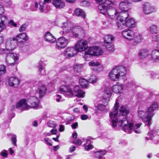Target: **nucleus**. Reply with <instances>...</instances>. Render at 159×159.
<instances>
[{"label":"nucleus","mask_w":159,"mask_h":159,"mask_svg":"<svg viewBox=\"0 0 159 159\" xmlns=\"http://www.w3.org/2000/svg\"><path fill=\"white\" fill-rule=\"evenodd\" d=\"M152 41L157 43V48H159V34L156 35H153L152 37Z\"/></svg>","instance_id":"37998d69"},{"label":"nucleus","mask_w":159,"mask_h":159,"mask_svg":"<svg viewBox=\"0 0 159 159\" xmlns=\"http://www.w3.org/2000/svg\"><path fill=\"white\" fill-rule=\"evenodd\" d=\"M79 83L83 88H86L87 87L88 82L87 80L83 78H80L79 80Z\"/></svg>","instance_id":"58836bf2"},{"label":"nucleus","mask_w":159,"mask_h":159,"mask_svg":"<svg viewBox=\"0 0 159 159\" xmlns=\"http://www.w3.org/2000/svg\"><path fill=\"white\" fill-rule=\"evenodd\" d=\"M119 12V11L118 10H117L115 8L112 7V8L108 9L106 15H104L106 16L107 20L110 21L115 18Z\"/></svg>","instance_id":"f8f14e48"},{"label":"nucleus","mask_w":159,"mask_h":159,"mask_svg":"<svg viewBox=\"0 0 159 159\" xmlns=\"http://www.w3.org/2000/svg\"><path fill=\"white\" fill-rule=\"evenodd\" d=\"M7 16L5 15H1L0 16V25L6 28V23L8 20Z\"/></svg>","instance_id":"72a5a7b5"},{"label":"nucleus","mask_w":159,"mask_h":159,"mask_svg":"<svg viewBox=\"0 0 159 159\" xmlns=\"http://www.w3.org/2000/svg\"><path fill=\"white\" fill-rule=\"evenodd\" d=\"M97 108L98 110L101 111H105L106 110V108L105 105L100 104L97 106Z\"/></svg>","instance_id":"a18cd8bd"},{"label":"nucleus","mask_w":159,"mask_h":159,"mask_svg":"<svg viewBox=\"0 0 159 159\" xmlns=\"http://www.w3.org/2000/svg\"><path fill=\"white\" fill-rule=\"evenodd\" d=\"M71 127L73 129H76L78 126V123L77 122H76L71 125Z\"/></svg>","instance_id":"69168bd1"},{"label":"nucleus","mask_w":159,"mask_h":159,"mask_svg":"<svg viewBox=\"0 0 159 159\" xmlns=\"http://www.w3.org/2000/svg\"><path fill=\"white\" fill-rule=\"evenodd\" d=\"M6 4H7L8 6L9 7L11 5V2L10 0H3Z\"/></svg>","instance_id":"338daca9"},{"label":"nucleus","mask_w":159,"mask_h":159,"mask_svg":"<svg viewBox=\"0 0 159 159\" xmlns=\"http://www.w3.org/2000/svg\"><path fill=\"white\" fill-rule=\"evenodd\" d=\"M94 48L95 49L94 56H100L103 54V51L101 48L97 46H94Z\"/></svg>","instance_id":"e433bc0d"},{"label":"nucleus","mask_w":159,"mask_h":159,"mask_svg":"<svg viewBox=\"0 0 159 159\" xmlns=\"http://www.w3.org/2000/svg\"><path fill=\"white\" fill-rule=\"evenodd\" d=\"M94 156L95 157L97 158L101 159L102 158V157L100 154V152H99V151H98L95 152Z\"/></svg>","instance_id":"5fc2aeb1"},{"label":"nucleus","mask_w":159,"mask_h":159,"mask_svg":"<svg viewBox=\"0 0 159 159\" xmlns=\"http://www.w3.org/2000/svg\"><path fill=\"white\" fill-rule=\"evenodd\" d=\"M44 38L46 41L49 43H53L56 41L55 38L49 32H47L44 34Z\"/></svg>","instance_id":"412c9836"},{"label":"nucleus","mask_w":159,"mask_h":159,"mask_svg":"<svg viewBox=\"0 0 159 159\" xmlns=\"http://www.w3.org/2000/svg\"><path fill=\"white\" fill-rule=\"evenodd\" d=\"M5 11V10L4 6L0 4V16L4 14Z\"/></svg>","instance_id":"3c124183"},{"label":"nucleus","mask_w":159,"mask_h":159,"mask_svg":"<svg viewBox=\"0 0 159 159\" xmlns=\"http://www.w3.org/2000/svg\"><path fill=\"white\" fill-rule=\"evenodd\" d=\"M123 89V86L122 84L120 83L114 85L112 88V91L115 93H119Z\"/></svg>","instance_id":"c85d7f7f"},{"label":"nucleus","mask_w":159,"mask_h":159,"mask_svg":"<svg viewBox=\"0 0 159 159\" xmlns=\"http://www.w3.org/2000/svg\"><path fill=\"white\" fill-rule=\"evenodd\" d=\"M143 12L145 14L148 15L154 11V7L148 2H146L143 4Z\"/></svg>","instance_id":"2eb2a0df"},{"label":"nucleus","mask_w":159,"mask_h":159,"mask_svg":"<svg viewBox=\"0 0 159 159\" xmlns=\"http://www.w3.org/2000/svg\"><path fill=\"white\" fill-rule=\"evenodd\" d=\"M89 83L93 84L97 81L98 79L96 76L94 75H92L89 77Z\"/></svg>","instance_id":"79ce46f5"},{"label":"nucleus","mask_w":159,"mask_h":159,"mask_svg":"<svg viewBox=\"0 0 159 159\" xmlns=\"http://www.w3.org/2000/svg\"><path fill=\"white\" fill-rule=\"evenodd\" d=\"M59 91L63 92L64 95L67 98H72L74 96V93L70 87L66 85H61L59 88Z\"/></svg>","instance_id":"9b49d317"},{"label":"nucleus","mask_w":159,"mask_h":159,"mask_svg":"<svg viewBox=\"0 0 159 159\" xmlns=\"http://www.w3.org/2000/svg\"><path fill=\"white\" fill-rule=\"evenodd\" d=\"M148 30L152 34H157L159 31L157 25L154 24L151 25Z\"/></svg>","instance_id":"473e14b6"},{"label":"nucleus","mask_w":159,"mask_h":159,"mask_svg":"<svg viewBox=\"0 0 159 159\" xmlns=\"http://www.w3.org/2000/svg\"><path fill=\"white\" fill-rule=\"evenodd\" d=\"M47 91V88L44 85L40 86L37 89V92L39 94V97L41 98L43 96L46 94Z\"/></svg>","instance_id":"cd10ccee"},{"label":"nucleus","mask_w":159,"mask_h":159,"mask_svg":"<svg viewBox=\"0 0 159 159\" xmlns=\"http://www.w3.org/2000/svg\"><path fill=\"white\" fill-rule=\"evenodd\" d=\"M0 154L2 157H6L8 155L7 152L6 150H4L1 152Z\"/></svg>","instance_id":"13d9d810"},{"label":"nucleus","mask_w":159,"mask_h":159,"mask_svg":"<svg viewBox=\"0 0 159 159\" xmlns=\"http://www.w3.org/2000/svg\"><path fill=\"white\" fill-rule=\"evenodd\" d=\"M158 108L157 104L154 102L149 107L145 113L144 111L140 110L138 111V115L144 122L147 123L146 125L150 126L152 123V117L154 115L153 111Z\"/></svg>","instance_id":"39448f33"},{"label":"nucleus","mask_w":159,"mask_h":159,"mask_svg":"<svg viewBox=\"0 0 159 159\" xmlns=\"http://www.w3.org/2000/svg\"><path fill=\"white\" fill-rule=\"evenodd\" d=\"M19 57L15 53H10L7 54L5 59L6 64L8 66L13 65L16 61L18 60Z\"/></svg>","instance_id":"6e6552de"},{"label":"nucleus","mask_w":159,"mask_h":159,"mask_svg":"<svg viewBox=\"0 0 159 159\" xmlns=\"http://www.w3.org/2000/svg\"><path fill=\"white\" fill-rule=\"evenodd\" d=\"M27 27V25L26 24L22 25L19 29V31L20 32L25 31Z\"/></svg>","instance_id":"603ef678"},{"label":"nucleus","mask_w":159,"mask_h":159,"mask_svg":"<svg viewBox=\"0 0 159 159\" xmlns=\"http://www.w3.org/2000/svg\"><path fill=\"white\" fill-rule=\"evenodd\" d=\"M76 149V147L75 146H72L69 148V151L70 152H74Z\"/></svg>","instance_id":"0e129e2a"},{"label":"nucleus","mask_w":159,"mask_h":159,"mask_svg":"<svg viewBox=\"0 0 159 159\" xmlns=\"http://www.w3.org/2000/svg\"><path fill=\"white\" fill-rule=\"evenodd\" d=\"M114 4V1L113 0H105L103 4L98 5V8L101 13L106 15L108 9L112 8Z\"/></svg>","instance_id":"0eeeda50"},{"label":"nucleus","mask_w":159,"mask_h":159,"mask_svg":"<svg viewBox=\"0 0 159 159\" xmlns=\"http://www.w3.org/2000/svg\"><path fill=\"white\" fill-rule=\"evenodd\" d=\"M17 45V43L14 37L8 39L5 43V47L10 52L15 49Z\"/></svg>","instance_id":"1a4fd4ad"},{"label":"nucleus","mask_w":159,"mask_h":159,"mask_svg":"<svg viewBox=\"0 0 159 159\" xmlns=\"http://www.w3.org/2000/svg\"><path fill=\"white\" fill-rule=\"evenodd\" d=\"M119 15L117 16V19L122 20V21H126L129 18V14L128 12L120 11L119 12Z\"/></svg>","instance_id":"b1692460"},{"label":"nucleus","mask_w":159,"mask_h":159,"mask_svg":"<svg viewBox=\"0 0 159 159\" xmlns=\"http://www.w3.org/2000/svg\"><path fill=\"white\" fill-rule=\"evenodd\" d=\"M51 0H44V1H40L39 2L40 7L39 8V10L41 12H43L44 11V7L45 5L46 4L49 3L51 2Z\"/></svg>","instance_id":"f704fd0d"},{"label":"nucleus","mask_w":159,"mask_h":159,"mask_svg":"<svg viewBox=\"0 0 159 159\" xmlns=\"http://www.w3.org/2000/svg\"><path fill=\"white\" fill-rule=\"evenodd\" d=\"M74 14L76 16H81L84 18L85 17V12L80 8H76L74 11Z\"/></svg>","instance_id":"7c9ffc66"},{"label":"nucleus","mask_w":159,"mask_h":159,"mask_svg":"<svg viewBox=\"0 0 159 159\" xmlns=\"http://www.w3.org/2000/svg\"><path fill=\"white\" fill-rule=\"evenodd\" d=\"M39 72L41 75H44L46 74V71L44 67V64L42 61L39 62L38 65Z\"/></svg>","instance_id":"2f4dec72"},{"label":"nucleus","mask_w":159,"mask_h":159,"mask_svg":"<svg viewBox=\"0 0 159 159\" xmlns=\"http://www.w3.org/2000/svg\"><path fill=\"white\" fill-rule=\"evenodd\" d=\"M29 105L26 102V100L23 99L20 100L15 106H13L11 108L13 110L15 108L20 107L21 110H27L30 108H36L38 107L39 100L38 98L34 96H30L27 100Z\"/></svg>","instance_id":"7ed1b4c3"},{"label":"nucleus","mask_w":159,"mask_h":159,"mask_svg":"<svg viewBox=\"0 0 159 159\" xmlns=\"http://www.w3.org/2000/svg\"><path fill=\"white\" fill-rule=\"evenodd\" d=\"M151 56L152 60L153 61L159 62V48L156 49L152 51Z\"/></svg>","instance_id":"a878e982"},{"label":"nucleus","mask_w":159,"mask_h":159,"mask_svg":"<svg viewBox=\"0 0 159 159\" xmlns=\"http://www.w3.org/2000/svg\"><path fill=\"white\" fill-rule=\"evenodd\" d=\"M73 96H75L78 98H83L85 96V92L83 91L78 85H75L74 87Z\"/></svg>","instance_id":"f3484780"},{"label":"nucleus","mask_w":159,"mask_h":159,"mask_svg":"<svg viewBox=\"0 0 159 159\" xmlns=\"http://www.w3.org/2000/svg\"><path fill=\"white\" fill-rule=\"evenodd\" d=\"M20 81L16 77H12L10 78L8 80V84L11 87H17L19 85Z\"/></svg>","instance_id":"4be33fe9"},{"label":"nucleus","mask_w":159,"mask_h":159,"mask_svg":"<svg viewBox=\"0 0 159 159\" xmlns=\"http://www.w3.org/2000/svg\"><path fill=\"white\" fill-rule=\"evenodd\" d=\"M9 52H10L6 47L5 48H0V55L6 54H7Z\"/></svg>","instance_id":"49530a36"},{"label":"nucleus","mask_w":159,"mask_h":159,"mask_svg":"<svg viewBox=\"0 0 159 159\" xmlns=\"http://www.w3.org/2000/svg\"><path fill=\"white\" fill-rule=\"evenodd\" d=\"M126 73V68L123 66H119L112 69L109 73L108 77L112 81H119L125 79Z\"/></svg>","instance_id":"20e7f679"},{"label":"nucleus","mask_w":159,"mask_h":159,"mask_svg":"<svg viewBox=\"0 0 159 159\" xmlns=\"http://www.w3.org/2000/svg\"><path fill=\"white\" fill-rule=\"evenodd\" d=\"M61 27L65 31L60 32L62 35L69 37L74 36L78 38L80 34L84 32V30L81 27L74 25L70 22L62 23Z\"/></svg>","instance_id":"f03ea898"},{"label":"nucleus","mask_w":159,"mask_h":159,"mask_svg":"<svg viewBox=\"0 0 159 159\" xmlns=\"http://www.w3.org/2000/svg\"><path fill=\"white\" fill-rule=\"evenodd\" d=\"M52 3L56 8L58 9L63 8L65 6V2L61 0H53Z\"/></svg>","instance_id":"6ab92c4d"},{"label":"nucleus","mask_w":159,"mask_h":159,"mask_svg":"<svg viewBox=\"0 0 159 159\" xmlns=\"http://www.w3.org/2000/svg\"><path fill=\"white\" fill-rule=\"evenodd\" d=\"M88 48V42L87 41L81 39L78 41L75 45V48L77 52H82Z\"/></svg>","instance_id":"9d476101"},{"label":"nucleus","mask_w":159,"mask_h":159,"mask_svg":"<svg viewBox=\"0 0 159 159\" xmlns=\"http://www.w3.org/2000/svg\"><path fill=\"white\" fill-rule=\"evenodd\" d=\"M118 102H116L114 105L112 110L109 113L110 121L112 127L115 128L117 126L118 122L119 125L122 128V129L125 132L130 134L133 130L136 133H141L139 128L141 123L134 124L132 119L126 120V115L129 112V108L126 106H123L120 110V115L118 114Z\"/></svg>","instance_id":"f257e3e1"},{"label":"nucleus","mask_w":159,"mask_h":159,"mask_svg":"<svg viewBox=\"0 0 159 159\" xmlns=\"http://www.w3.org/2000/svg\"><path fill=\"white\" fill-rule=\"evenodd\" d=\"M153 132L154 131H151L148 132L147 134V136L146 137V139L147 140H148L149 139H152L154 136Z\"/></svg>","instance_id":"c03bdc74"},{"label":"nucleus","mask_w":159,"mask_h":159,"mask_svg":"<svg viewBox=\"0 0 159 159\" xmlns=\"http://www.w3.org/2000/svg\"><path fill=\"white\" fill-rule=\"evenodd\" d=\"M38 8V4L37 2H35L34 6L32 8L33 11H36Z\"/></svg>","instance_id":"052dcab7"},{"label":"nucleus","mask_w":159,"mask_h":159,"mask_svg":"<svg viewBox=\"0 0 159 159\" xmlns=\"http://www.w3.org/2000/svg\"><path fill=\"white\" fill-rule=\"evenodd\" d=\"M111 95V92L110 88L106 87L104 91V93L103 97V98L105 99L106 98H108Z\"/></svg>","instance_id":"4c0bfd02"},{"label":"nucleus","mask_w":159,"mask_h":159,"mask_svg":"<svg viewBox=\"0 0 159 159\" xmlns=\"http://www.w3.org/2000/svg\"><path fill=\"white\" fill-rule=\"evenodd\" d=\"M47 125L48 126L50 127H55L57 126L53 121L51 120L48 122Z\"/></svg>","instance_id":"8fccbe9b"},{"label":"nucleus","mask_w":159,"mask_h":159,"mask_svg":"<svg viewBox=\"0 0 159 159\" xmlns=\"http://www.w3.org/2000/svg\"><path fill=\"white\" fill-rule=\"evenodd\" d=\"M125 22L127 27L133 28L135 26L136 21L134 19L132 18H129Z\"/></svg>","instance_id":"c756f323"},{"label":"nucleus","mask_w":159,"mask_h":159,"mask_svg":"<svg viewBox=\"0 0 159 159\" xmlns=\"http://www.w3.org/2000/svg\"><path fill=\"white\" fill-rule=\"evenodd\" d=\"M73 143L76 145L79 146L80 145L82 144V141L80 139H77L75 142H73Z\"/></svg>","instance_id":"bf43d9fd"},{"label":"nucleus","mask_w":159,"mask_h":159,"mask_svg":"<svg viewBox=\"0 0 159 159\" xmlns=\"http://www.w3.org/2000/svg\"><path fill=\"white\" fill-rule=\"evenodd\" d=\"M14 39H15L17 43L21 42L24 41H26L28 40V36L25 33L19 34L16 36L14 37Z\"/></svg>","instance_id":"aec40b11"},{"label":"nucleus","mask_w":159,"mask_h":159,"mask_svg":"<svg viewBox=\"0 0 159 159\" xmlns=\"http://www.w3.org/2000/svg\"><path fill=\"white\" fill-rule=\"evenodd\" d=\"M94 46L88 48L84 53V58L86 60H89L91 56H94Z\"/></svg>","instance_id":"a211bd4d"},{"label":"nucleus","mask_w":159,"mask_h":159,"mask_svg":"<svg viewBox=\"0 0 159 159\" xmlns=\"http://www.w3.org/2000/svg\"><path fill=\"white\" fill-rule=\"evenodd\" d=\"M80 118L82 120H86L88 119V116L85 114H82Z\"/></svg>","instance_id":"680f3d73"},{"label":"nucleus","mask_w":159,"mask_h":159,"mask_svg":"<svg viewBox=\"0 0 159 159\" xmlns=\"http://www.w3.org/2000/svg\"><path fill=\"white\" fill-rule=\"evenodd\" d=\"M99 151L100 152V154L102 157V156L105 155L107 153V151L105 150H99Z\"/></svg>","instance_id":"e2e57ef3"},{"label":"nucleus","mask_w":159,"mask_h":159,"mask_svg":"<svg viewBox=\"0 0 159 159\" xmlns=\"http://www.w3.org/2000/svg\"><path fill=\"white\" fill-rule=\"evenodd\" d=\"M57 132V129L55 128H53L50 131V132L52 134H56Z\"/></svg>","instance_id":"774afa93"},{"label":"nucleus","mask_w":159,"mask_h":159,"mask_svg":"<svg viewBox=\"0 0 159 159\" xmlns=\"http://www.w3.org/2000/svg\"><path fill=\"white\" fill-rule=\"evenodd\" d=\"M116 26L119 30H121L124 28L126 27V22L125 21H122L121 20L120 21V20L117 19Z\"/></svg>","instance_id":"c9c22d12"},{"label":"nucleus","mask_w":159,"mask_h":159,"mask_svg":"<svg viewBox=\"0 0 159 159\" xmlns=\"http://www.w3.org/2000/svg\"><path fill=\"white\" fill-rule=\"evenodd\" d=\"M68 43V40L63 37H61L56 41V46L59 49L65 48Z\"/></svg>","instance_id":"ddd939ff"},{"label":"nucleus","mask_w":159,"mask_h":159,"mask_svg":"<svg viewBox=\"0 0 159 159\" xmlns=\"http://www.w3.org/2000/svg\"><path fill=\"white\" fill-rule=\"evenodd\" d=\"M123 37L129 40H133L134 37V33L128 29H126L122 31Z\"/></svg>","instance_id":"dca6fc26"},{"label":"nucleus","mask_w":159,"mask_h":159,"mask_svg":"<svg viewBox=\"0 0 159 159\" xmlns=\"http://www.w3.org/2000/svg\"><path fill=\"white\" fill-rule=\"evenodd\" d=\"M150 52L147 49H143L139 52V55L141 58H145L150 55Z\"/></svg>","instance_id":"bb28decb"},{"label":"nucleus","mask_w":159,"mask_h":159,"mask_svg":"<svg viewBox=\"0 0 159 159\" xmlns=\"http://www.w3.org/2000/svg\"><path fill=\"white\" fill-rule=\"evenodd\" d=\"M129 3L128 1L125 0L120 2L119 4V9L121 11L127 12L129 10Z\"/></svg>","instance_id":"5701e85b"},{"label":"nucleus","mask_w":159,"mask_h":159,"mask_svg":"<svg viewBox=\"0 0 159 159\" xmlns=\"http://www.w3.org/2000/svg\"><path fill=\"white\" fill-rule=\"evenodd\" d=\"M142 39V36L139 34L134 33V37L133 40H135L138 42H140Z\"/></svg>","instance_id":"a19ab883"},{"label":"nucleus","mask_w":159,"mask_h":159,"mask_svg":"<svg viewBox=\"0 0 159 159\" xmlns=\"http://www.w3.org/2000/svg\"><path fill=\"white\" fill-rule=\"evenodd\" d=\"M83 66L81 64L75 65L73 68L75 71L77 72H80L83 68Z\"/></svg>","instance_id":"ea45409f"},{"label":"nucleus","mask_w":159,"mask_h":159,"mask_svg":"<svg viewBox=\"0 0 159 159\" xmlns=\"http://www.w3.org/2000/svg\"><path fill=\"white\" fill-rule=\"evenodd\" d=\"M114 39V37L109 34L106 35L104 37L103 46L107 50L111 52L114 51V46L113 44Z\"/></svg>","instance_id":"423d86ee"},{"label":"nucleus","mask_w":159,"mask_h":159,"mask_svg":"<svg viewBox=\"0 0 159 159\" xmlns=\"http://www.w3.org/2000/svg\"><path fill=\"white\" fill-rule=\"evenodd\" d=\"M56 96L57 98H56V100L58 102H62L64 100L62 99V97L60 95L57 94L56 95Z\"/></svg>","instance_id":"6e6d98bb"},{"label":"nucleus","mask_w":159,"mask_h":159,"mask_svg":"<svg viewBox=\"0 0 159 159\" xmlns=\"http://www.w3.org/2000/svg\"><path fill=\"white\" fill-rule=\"evenodd\" d=\"M46 144L49 146H52V144L51 143V140L48 138H45L44 139Z\"/></svg>","instance_id":"864d4df0"},{"label":"nucleus","mask_w":159,"mask_h":159,"mask_svg":"<svg viewBox=\"0 0 159 159\" xmlns=\"http://www.w3.org/2000/svg\"><path fill=\"white\" fill-rule=\"evenodd\" d=\"M6 72V68L5 66L0 65V75H3Z\"/></svg>","instance_id":"de8ad7c7"},{"label":"nucleus","mask_w":159,"mask_h":159,"mask_svg":"<svg viewBox=\"0 0 159 159\" xmlns=\"http://www.w3.org/2000/svg\"><path fill=\"white\" fill-rule=\"evenodd\" d=\"M8 23L9 25L12 27H16L17 26V24L15 23L12 20H10Z\"/></svg>","instance_id":"4d7b16f0"},{"label":"nucleus","mask_w":159,"mask_h":159,"mask_svg":"<svg viewBox=\"0 0 159 159\" xmlns=\"http://www.w3.org/2000/svg\"><path fill=\"white\" fill-rule=\"evenodd\" d=\"M89 64L90 66H93L92 69L97 72H99L102 70V68L100 66L98 62L91 61L89 62Z\"/></svg>","instance_id":"393cba45"},{"label":"nucleus","mask_w":159,"mask_h":159,"mask_svg":"<svg viewBox=\"0 0 159 159\" xmlns=\"http://www.w3.org/2000/svg\"><path fill=\"white\" fill-rule=\"evenodd\" d=\"M77 53V51L75 48L69 47L65 49L64 52V55L66 57L69 58L75 56Z\"/></svg>","instance_id":"4468645a"},{"label":"nucleus","mask_w":159,"mask_h":159,"mask_svg":"<svg viewBox=\"0 0 159 159\" xmlns=\"http://www.w3.org/2000/svg\"><path fill=\"white\" fill-rule=\"evenodd\" d=\"M11 141L12 144L15 146H16L17 145L16 142L17 141L16 136V135H13L12 136L11 138Z\"/></svg>","instance_id":"09e8293b"}]
</instances>
